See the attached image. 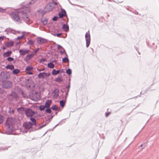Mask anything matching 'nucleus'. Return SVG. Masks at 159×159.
I'll return each instance as SVG.
<instances>
[{"label": "nucleus", "mask_w": 159, "mask_h": 159, "mask_svg": "<svg viewBox=\"0 0 159 159\" xmlns=\"http://www.w3.org/2000/svg\"><path fill=\"white\" fill-rule=\"evenodd\" d=\"M28 43L30 45H33L34 43L33 41L32 40H29L28 42Z\"/></svg>", "instance_id": "2f4dec72"}, {"label": "nucleus", "mask_w": 159, "mask_h": 159, "mask_svg": "<svg viewBox=\"0 0 159 159\" xmlns=\"http://www.w3.org/2000/svg\"><path fill=\"white\" fill-rule=\"evenodd\" d=\"M20 108H18V109H17V110H18H18H19V109Z\"/></svg>", "instance_id": "864d4df0"}, {"label": "nucleus", "mask_w": 159, "mask_h": 159, "mask_svg": "<svg viewBox=\"0 0 159 159\" xmlns=\"http://www.w3.org/2000/svg\"><path fill=\"white\" fill-rule=\"evenodd\" d=\"M25 112L26 116L28 117H32L35 113V111H33L30 108L26 109L25 111Z\"/></svg>", "instance_id": "39448f33"}, {"label": "nucleus", "mask_w": 159, "mask_h": 159, "mask_svg": "<svg viewBox=\"0 0 159 159\" xmlns=\"http://www.w3.org/2000/svg\"><path fill=\"white\" fill-rule=\"evenodd\" d=\"M2 90L0 88V93H2Z\"/></svg>", "instance_id": "09e8293b"}, {"label": "nucleus", "mask_w": 159, "mask_h": 159, "mask_svg": "<svg viewBox=\"0 0 159 159\" xmlns=\"http://www.w3.org/2000/svg\"><path fill=\"white\" fill-rule=\"evenodd\" d=\"M13 59H14L13 58H12L11 57H8L7 58V60L8 61H12L13 60Z\"/></svg>", "instance_id": "c9c22d12"}, {"label": "nucleus", "mask_w": 159, "mask_h": 159, "mask_svg": "<svg viewBox=\"0 0 159 159\" xmlns=\"http://www.w3.org/2000/svg\"><path fill=\"white\" fill-rule=\"evenodd\" d=\"M11 120L12 119L11 118H8L7 119L6 122V125L7 126H9L11 124Z\"/></svg>", "instance_id": "dca6fc26"}, {"label": "nucleus", "mask_w": 159, "mask_h": 159, "mask_svg": "<svg viewBox=\"0 0 159 159\" xmlns=\"http://www.w3.org/2000/svg\"><path fill=\"white\" fill-rule=\"evenodd\" d=\"M4 37V36L0 37V40H1V41L3 39Z\"/></svg>", "instance_id": "79ce46f5"}, {"label": "nucleus", "mask_w": 159, "mask_h": 159, "mask_svg": "<svg viewBox=\"0 0 159 159\" xmlns=\"http://www.w3.org/2000/svg\"><path fill=\"white\" fill-rule=\"evenodd\" d=\"M6 68L7 69L12 70L14 69V66L13 65H8L6 66Z\"/></svg>", "instance_id": "5701e85b"}, {"label": "nucleus", "mask_w": 159, "mask_h": 159, "mask_svg": "<svg viewBox=\"0 0 159 159\" xmlns=\"http://www.w3.org/2000/svg\"><path fill=\"white\" fill-rule=\"evenodd\" d=\"M85 38L86 40V46L87 47H88L89 46L90 42V35L89 31L86 33Z\"/></svg>", "instance_id": "423d86ee"}, {"label": "nucleus", "mask_w": 159, "mask_h": 159, "mask_svg": "<svg viewBox=\"0 0 159 159\" xmlns=\"http://www.w3.org/2000/svg\"><path fill=\"white\" fill-rule=\"evenodd\" d=\"M71 72V70L70 69H68L66 70V73L69 75H70Z\"/></svg>", "instance_id": "7c9ffc66"}, {"label": "nucleus", "mask_w": 159, "mask_h": 159, "mask_svg": "<svg viewBox=\"0 0 159 159\" xmlns=\"http://www.w3.org/2000/svg\"><path fill=\"white\" fill-rule=\"evenodd\" d=\"M60 72V70H56L55 69H53L52 72V74L53 75H56L59 74Z\"/></svg>", "instance_id": "4be33fe9"}, {"label": "nucleus", "mask_w": 159, "mask_h": 159, "mask_svg": "<svg viewBox=\"0 0 159 159\" xmlns=\"http://www.w3.org/2000/svg\"><path fill=\"white\" fill-rule=\"evenodd\" d=\"M39 48H38L37 49H36L35 50H34L35 53H36L38 51H39Z\"/></svg>", "instance_id": "a18cd8bd"}, {"label": "nucleus", "mask_w": 159, "mask_h": 159, "mask_svg": "<svg viewBox=\"0 0 159 159\" xmlns=\"http://www.w3.org/2000/svg\"><path fill=\"white\" fill-rule=\"evenodd\" d=\"M5 32H6L7 33V34H8V33H12L13 34H16L17 33H20V32L19 31H16L10 28H8L6 29L5 31Z\"/></svg>", "instance_id": "1a4fd4ad"}, {"label": "nucleus", "mask_w": 159, "mask_h": 159, "mask_svg": "<svg viewBox=\"0 0 159 159\" xmlns=\"http://www.w3.org/2000/svg\"><path fill=\"white\" fill-rule=\"evenodd\" d=\"M36 0H32V1L30 2V4H32L34 3Z\"/></svg>", "instance_id": "37998d69"}, {"label": "nucleus", "mask_w": 159, "mask_h": 159, "mask_svg": "<svg viewBox=\"0 0 159 159\" xmlns=\"http://www.w3.org/2000/svg\"><path fill=\"white\" fill-rule=\"evenodd\" d=\"M24 36V35H22V36H18L17 37V39H22V38H23Z\"/></svg>", "instance_id": "4c0bfd02"}, {"label": "nucleus", "mask_w": 159, "mask_h": 159, "mask_svg": "<svg viewBox=\"0 0 159 159\" xmlns=\"http://www.w3.org/2000/svg\"><path fill=\"white\" fill-rule=\"evenodd\" d=\"M70 87V85L66 86V88L67 89V90H69V89Z\"/></svg>", "instance_id": "a19ab883"}, {"label": "nucleus", "mask_w": 159, "mask_h": 159, "mask_svg": "<svg viewBox=\"0 0 159 159\" xmlns=\"http://www.w3.org/2000/svg\"><path fill=\"white\" fill-rule=\"evenodd\" d=\"M51 102L52 101L51 100H47L44 105L46 106V107L49 108L50 106Z\"/></svg>", "instance_id": "a211bd4d"}, {"label": "nucleus", "mask_w": 159, "mask_h": 159, "mask_svg": "<svg viewBox=\"0 0 159 159\" xmlns=\"http://www.w3.org/2000/svg\"><path fill=\"white\" fill-rule=\"evenodd\" d=\"M47 40L40 37L38 38L37 39V42L38 44H42L46 43L47 42Z\"/></svg>", "instance_id": "9d476101"}, {"label": "nucleus", "mask_w": 159, "mask_h": 159, "mask_svg": "<svg viewBox=\"0 0 159 159\" xmlns=\"http://www.w3.org/2000/svg\"><path fill=\"white\" fill-rule=\"evenodd\" d=\"M61 33L57 34L56 35V36L57 37H59L61 35Z\"/></svg>", "instance_id": "49530a36"}, {"label": "nucleus", "mask_w": 159, "mask_h": 159, "mask_svg": "<svg viewBox=\"0 0 159 159\" xmlns=\"http://www.w3.org/2000/svg\"><path fill=\"white\" fill-rule=\"evenodd\" d=\"M27 80L30 83L32 82V80L30 79H28Z\"/></svg>", "instance_id": "3c124183"}, {"label": "nucleus", "mask_w": 159, "mask_h": 159, "mask_svg": "<svg viewBox=\"0 0 159 159\" xmlns=\"http://www.w3.org/2000/svg\"><path fill=\"white\" fill-rule=\"evenodd\" d=\"M45 107L46 106L44 105H40L39 107V109L41 111L44 110Z\"/></svg>", "instance_id": "c85d7f7f"}, {"label": "nucleus", "mask_w": 159, "mask_h": 159, "mask_svg": "<svg viewBox=\"0 0 159 159\" xmlns=\"http://www.w3.org/2000/svg\"><path fill=\"white\" fill-rule=\"evenodd\" d=\"M60 52L61 54H65L66 55V57L67 56V55L66 52H65V50L64 49H63V51H61Z\"/></svg>", "instance_id": "473e14b6"}, {"label": "nucleus", "mask_w": 159, "mask_h": 159, "mask_svg": "<svg viewBox=\"0 0 159 159\" xmlns=\"http://www.w3.org/2000/svg\"><path fill=\"white\" fill-rule=\"evenodd\" d=\"M143 145L142 144L141 146H140V147H142V146Z\"/></svg>", "instance_id": "5fc2aeb1"}, {"label": "nucleus", "mask_w": 159, "mask_h": 159, "mask_svg": "<svg viewBox=\"0 0 159 159\" xmlns=\"http://www.w3.org/2000/svg\"><path fill=\"white\" fill-rule=\"evenodd\" d=\"M62 29L66 32L68 31L69 29L68 25L64 24L62 27Z\"/></svg>", "instance_id": "f3484780"}, {"label": "nucleus", "mask_w": 159, "mask_h": 159, "mask_svg": "<svg viewBox=\"0 0 159 159\" xmlns=\"http://www.w3.org/2000/svg\"><path fill=\"white\" fill-rule=\"evenodd\" d=\"M48 66L49 68H53L54 67V65L52 62H50L48 64Z\"/></svg>", "instance_id": "b1692460"}, {"label": "nucleus", "mask_w": 159, "mask_h": 159, "mask_svg": "<svg viewBox=\"0 0 159 159\" xmlns=\"http://www.w3.org/2000/svg\"><path fill=\"white\" fill-rule=\"evenodd\" d=\"M29 87H30V85H29Z\"/></svg>", "instance_id": "4d7b16f0"}, {"label": "nucleus", "mask_w": 159, "mask_h": 159, "mask_svg": "<svg viewBox=\"0 0 159 159\" xmlns=\"http://www.w3.org/2000/svg\"><path fill=\"white\" fill-rule=\"evenodd\" d=\"M14 44V42L12 41H9L7 42L6 45L7 47H11L13 46Z\"/></svg>", "instance_id": "aec40b11"}, {"label": "nucleus", "mask_w": 159, "mask_h": 159, "mask_svg": "<svg viewBox=\"0 0 159 159\" xmlns=\"http://www.w3.org/2000/svg\"><path fill=\"white\" fill-rule=\"evenodd\" d=\"M30 12L29 9L27 7H23L22 8V10L20 11L23 20L28 24H30L32 23V21L30 20L29 16L27 14Z\"/></svg>", "instance_id": "f257e3e1"}, {"label": "nucleus", "mask_w": 159, "mask_h": 159, "mask_svg": "<svg viewBox=\"0 0 159 159\" xmlns=\"http://www.w3.org/2000/svg\"><path fill=\"white\" fill-rule=\"evenodd\" d=\"M12 113L13 112V111H12Z\"/></svg>", "instance_id": "13d9d810"}, {"label": "nucleus", "mask_w": 159, "mask_h": 159, "mask_svg": "<svg viewBox=\"0 0 159 159\" xmlns=\"http://www.w3.org/2000/svg\"><path fill=\"white\" fill-rule=\"evenodd\" d=\"M59 90L58 89H55L53 92V98H57L59 95Z\"/></svg>", "instance_id": "ddd939ff"}, {"label": "nucleus", "mask_w": 159, "mask_h": 159, "mask_svg": "<svg viewBox=\"0 0 159 159\" xmlns=\"http://www.w3.org/2000/svg\"><path fill=\"white\" fill-rule=\"evenodd\" d=\"M57 16H54L53 18V20L54 21H56L57 20Z\"/></svg>", "instance_id": "58836bf2"}, {"label": "nucleus", "mask_w": 159, "mask_h": 159, "mask_svg": "<svg viewBox=\"0 0 159 159\" xmlns=\"http://www.w3.org/2000/svg\"><path fill=\"white\" fill-rule=\"evenodd\" d=\"M50 75L49 73H47L45 72L40 73L38 75L39 78L43 79L45 77H48Z\"/></svg>", "instance_id": "0eeeda50"}, {"label": "nucleus", "mask_w": 159, "mask_h": 159, "mask_svg": "<svg viewBox=\"0 0 159 159\" xmlns=\"http://www.w3.org/2000/svg\"><path fill=\"white\" fill-rule=\"evenodd\" d=\"M30 120L33 122L32 123L31 122H25L23 124V126L26 129L25 132H26L28 129L31 128L33 125H34L35 126H36V120L34 118H31Z\"/></svg>", "instance_id": "7ed1b4c3"}, {"label": "nucleus", "mask_w": 159, "mask_h": 159, "mask_svg": "<svg viewBox=\"0 0 159 159\" xmlns=\"http://www.w3.org/2000/svg\"><path fill=\"white\" fill-rule=\"evenodd\" d=\"M11 51H8L3 54V56L5 57H7L11 55Z\"/></svg>", "instance_id": "412c9836"}, {"label": "nucleus", "mask_w": 159, "mask_h": 159, "mask_svg": "<svg viewBox=\"0 0 159 159\" xmlns=\"http://www.w3.org/2000/svg\"><path fill=\"white\" fill-rule=\"evenodd\" d=\"M46 112L49 113H51V110L50 109L48 108L46 109Z\"/></svg>", "instance_id": "72a5a7b5"}, {"label": "nucleus", "mask_w": 159, "mask_h": 159, "mask_svg": "<svg viewBox=\"0 0 159 159\" xmlns=\"http://www.w3.org/2000/svg\"><path fill=\"white\" fill-rule=\"evenodd\" d=\"M11 96L12 97L13 99L15 100L16 101L17 100L18 98V97L16 93H12L11 94Z\"/></svg>", "instance_id": "2eb2a0df"}, {"label": "nucleus", "mask_w": 159, "mask_h": 159, "mask_svg": "<svg viewBox=\"0 0 159 159\" xmlns=\"http://www.w3.org/2000/svg\"><path fill=\"white\" fill-rule=\"evenodd\" d=\"M3 49H5V48H3Z\"/></svg>", "instance_id": "6e6d98bb"}, {"label": "nucleus", "mask_w": 159, "mask_h": 159, "mask_svg": "<svg viewBox=\"0 0 159 159\" xmlns=\"http://www.w3.org/2000/svg\"><path fill=\"white\" fill-rule=\"evenodd\" d=\"M53 4H54V5H57V2H54L53 3H52Z\"/></svg>", "instance_id": "603ef678"}, {"label": "nucleus", "mask_w": 159, "mask_h": 159, "mask_svg": "<svg viewBox=\"0 0 159 159\" xmlns=\"http://www.w3.org/2000/svg\"><path fill=\"white\" fill-rule=\"evenodd\" d=\"M60 48H62L60 45H57V48L58 49H59Z\"/></svg>", "instance_id": "de8ad7c7"}, {"label": "nucleus", "mask_w": 159, "mask_h": 159, "mask_svg": "<svg viewBox=\"0 0 159 159\" xmlns=\"http://www.w3.org/2000/svg\"><path fill=\"white\" fill-rule=\"evenodd\" d=\"M55 81L56 82H60L62 81V80L61 77L59 76L56 78Z\"/></svg>", "instance_id": "a878e982"}, {"label": "nucleus", "mask_w": 159, "mask_h": 159, "mask_svg": "<svg viewBox=\"0 0 159 159\" xmlns=\"http://www.w3.org/2000/svg\"><path fill=\"white\" fill-rule=\"evenodd\" d=\"M3 121V118L2 116H0V124H2Z\"/></svg>", "instance_id": "f704fd0d"}, {"label": "nucleus", "mask_w": 159, "mask_h": 159, "mask_svg": "<svg viewBox=\"0 0 159 159\" xmlns=\"http://www.w3.org/2000/svg\"><path fill=\"white\" fill-rule=\"evenodd\" d=\"M54 8V4L52 3H49L48 4L45 6V9H46V11H43L42 10H39V11L41 13L42 15L45 14L46 11H52Z\"/></svg>", "instance_id": "20e7f679"}, {"label": "nucleus", "mask_w": 159, "mask_h": 159, "mask_svg": "<svg viewBox=\"0 0 159 159\" xmlns=\"http://www.w3.org/2000/svg\"><path fill=\"white\" fill-rule=\"evenodd\" d=\"M69 92V90H67V92H66V96H67L68 95V92Z\"/></svg>", "instance_id": "8fccbe9b"}, {"label": "nucleus", "mask_w": 159, "mask_h": 159, "mask_svg": "<svg viewBox=\"0 0 159 159\" xmlns=\"http://www.w3.org/2000/svg\"><path fill=\"white\" fill-rule=\"evenodd\" d=\"M12 86V83L9 81L5 82L3 85V87L6 89L11 88Z\"/></svg>", "instance_id": "6e6552de"}, {"label": "nucleus", "mask_w": 159, "mask_h": 159, "mask_svg": "<svg viewBox=\"0 0 159 159\" xmlns=\"http://www.w3.org/2000/svg\"><path fill=\"white\" fill-rule=\"evenodd\" d=\"M41 21L43 24L45 25L47 24L48 22V19L44 18H41Z\"/></svg>", "instance_id": "6ab92c4d"}, {"label": "nucleus", "mask_w": 159, "mask_h": 159, "mask_svg": "<svg viewBox=\"0 0 159 159\" xmlns=\"http://www.w3.org/2000/svg\"><path fill=\"white\" fill-rule=\"evenodd\" d=\"M33 70V67L30 66H28L25 68V70L27 71V73L28 75H32L33 73L31 71Z\"/></svg>", "instance_id": "9b49d317"}, {"label": "nucleus", "mask_w": 159, "mask_h": 159, "mask_svg": "<svg viewBox=\"0 0 159 159\" xmlns=\"http://www.w3.org/2000/svg\"><path fill=\"white\" fill-rule=\"evenodd\" d=\"M20 72L19 70L17 69H15L13 71V73L14 74L16 75L19 73Z\"/></svg>", "instance_id": "bb28decb"}, {"label": "nucleus", "mask_w": 159, "mask_h": 159, "mask_svg": "<svg viewBox=\"0 0 159 159\" xmlns=\"http://www.w3.org/2000/svg\"><path fill=\"white\" fill-rule=\"evenodd\" d=\"M46 125V124H44V125H42L40 126L39 129H41L42 128H43V127H44V126H45Z\"/></svg>", "instance_id": "ea45409f"}, {"label": "nucleus", "mask_w": 159, "mask_h": 159, "mask_svg": "<svg viewBox=\"0 0 159 159\" xmlns=\"http://www.w3.org/2000/svg\"><path fill=\"white\" fill-rule=\"evenodd\" d=\"M65 102L63 100H61L60 101V105L62 107H63L65 103Z\"/></svg>", "instance_id": "cd10ccee"}, {"label": "nucleus", "mask_w": 159, "mask_h": 159, "mask_svg": "<svg viewBox=\"0 0 159 159\" xmlns=\"http://www.w3.org/2000/svg\"><path fill=\"white\" fill-rule=\"evenodd\" d=\"M29 50L26 49H20L19 51V53L21 55H24L27 54L29 52Z\"/></svg>", "instance_id": "f8f14e48"}, {"label": "nucleus", "mask_w": 159, "mask_h": 159, "mask_svg": "<svg viewBox=\"0 0 159 159\" xmlns=\"http://www.w3.org/2000/svg\"><path fill=\"white\" fill-rule=\"evenodd\" d=\"M62 62L64 63H67L69 61V59L67 57H66L62 59Z\"/></svg>", "instance_id": "393cba45"}, {"label": "nucleus", "mask_w": 159, "mask_h": 159, "mask_svg": "<svg viewBox=\"0 0 159 159\" xmlns=\"http://www.w3.org/2000/svg\"><path fill=\"white\" fill-rule=\"evenodd\" d=\"M51 108L52 110H55V111H57V106L55 105H53L52 107Z\"/></svg>", "instance_id": "c756f323"}, {"label": "nucleus", "mask_w": 159, "mask_h": 159, "mask_svg": "<svg viewBox=\"0 0 159 159\" xmlns=\"http://www.w3.org/2000/svg\"><path fill=\"white\" fill-rule=\"evenodd\" d=\"M20 10H22V9H20L17 11L13 12L11 13V16L12 19L19 23H21L22 21L21 18L19 16V15L21 14L20 12Z\"/></svg>", "instance_id": "f03ea898"}, {"label": "nucleus", "mask_w": 159, "mask_h": 159, "mask_svg": "<svg viewBox=\"0 0 159 159\" xmlns=\"http://www.w3.org/2000/svg\"><path fill=\"white\" fill-rule=\"evenodd\" d=\"M110 112L106 113V117H107L109 116V115L110 114Z\"/></svg>", "instance_id": "c03bdc74"}, {"label": "nucleus", "mask_w": 159, "mask_h": 159, "mask_svg": "<svg viewBox=\"0 0 159 159\" xmlns=\"http://www.w3.org/2000/svg\"><path fill=\"white\" fill-rule=\"evenodd\" d=\"M6 9L2 8L0 7V12H2L5 11Z\"/></svg>", "instance_id": "e433bc0d"}, {"label": "nucleus", "mask_w": 159, "mask_h": 159, "mask_svg": "<svg viewBox=\"0 0 159 159\" xmlns=\"http://www.w3.org/2000/svg\"><path fill=\"white\" fill-rule=\"evenodd\" d=\"M61 12L59 13L58 15L60 18H62L65 15L66 12L63 9H61Z\"/></svg>", "instance_id": "4468645a"}]
</instances>
